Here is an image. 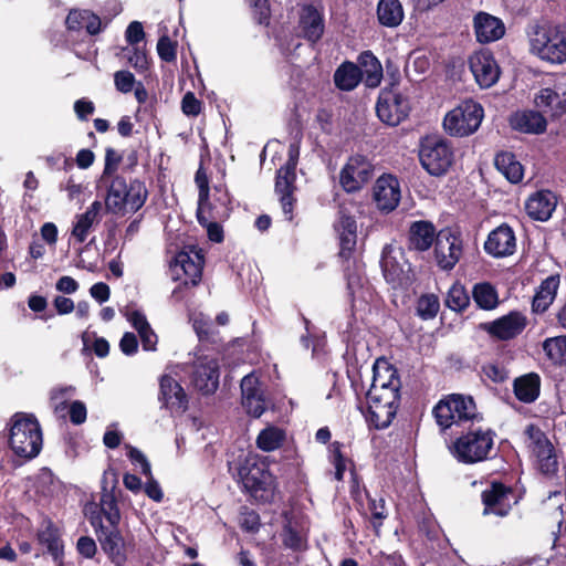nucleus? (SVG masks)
<instances>
[{"label": "nucleus", "mask_w": 566, "mask_h": 566, "mask_svg": "<svg viewBox=\"0 0 566 566\" xmlns=\"http://www.w3.org/2000/svg\"><path fill=\"white\" fill-rule=\"evenodd\" d=\"M525 33L532 55L551 64L566 63V24L533 21Z\"/></svg>", "instance_id": "1"}, {"label": "nucleus", "mask_w": 566, "mask_h": 566, "mask_svg": "<svg viewBox=\"0 0 566 566\" xmlns=\"http://www.w3.org/2000/svg\"><path fill=\"white\" fill-rule=\"evenodd\" d=\"M147 197L144 182L137 179L127 182L123 177L116 176L108 186L105 207L115 214L136 212L145 205Z\"/></svg>", "instance_id": "2"}, {"label": "nucleus", "mask_w": 566, "mask_h": 566, "mask_svg": "<svg viewBox=\"0 0 566 566\" xmlns=\"http://www.w3.org/2000/svg\"><path fill=\"white\" fill-rule=\"evenodd\" d=\"M9 443L19 457H36L42 449V432L38 420L31 415L17 413L12 418Z\"/></svg>", "instance_id": "3"}, {"label": "nucleus", "mask_w": 566, "mask_h": 566, "mask_svg": "<svg viewBox=\"0 0 566 566\" xmlns=\"http://www.w3.org/2000/svg\"><path fill=\"white\" fill-rule=\"evenodd\" d=\"M433 416L443 430L480 418L472 397L461 394H451L441 399L433 408Z\"/></svg>", "instance_id": "4"}, {"label": "nucleus", "mask_w": 566, "mask_h": 566, "mask_svg": "<svg viewBox=\"0 0 566 566\" xmlns=\"http://www.w3.org/2000/svg\"><path fill=\"white\" fill-rule=\"evenodd\" d=\"M494 444L491 430L476 429L460 436L450 447L451 454L462 463H476L488 459Z\"/></svg>", "instance_id": "5"}, {"label": "nucleus", "mask_w": 566, "mask_h": 566, "mask_svg": "<svg viewBox=\"0 0 566 566\" xmlns=\"http://www.w3.org/2000/svg\"><path fill=\"white\" fill-rule=\"evenodd\" d=\"M483 116V107L479 103L468 99L446 114L443 128L451 136H469L478 130Z\"/></svg>", "instance_id": "6"}, {"label": "nucleus", "mask_w": 566, "mask_h": 566, "mask_svg": "<svg viewBox=\"0 0 566 566\" xmlns=\"http://www.w3.org/2000/svg\"><path fill=\"white\" fill-rule=\"evenodd\" d=\"M525 437V444L536 469L544 475H554L558 469V460L549 439L533 424L526 427Z\"/></svg>", "instance_id": "7"}, {"label": "nucleus", "mask_w": 566, "mask_h": 566, "mask_svg": "<svg viewBox=\"0 0 566 566\" xmlns=\"http://www.w3.org/2000/svg\"><path fill=\"white\" fill-rule=\"evenodd\" d=\"M419 158L422 167L432 176L444 175L452 165L453 153L439 136H427L420 143Z\"/></svg>", "instance_id": "8"}, {"label": "nucleus", "mask_w": 566, "mask_h": 566, "mask_svg": "<svg viewBox=\"0 0 566 566\" xmlns=\"http://www.w3.org/2000/svg\"><path fill=\"white\" fill-rule=\"evenodd\" d=\"M91 523L95 527V532L103 552L115 566H124L128 559L129 553L134 549L135 544L126 541L117 527H105L102 525L99 517H91Z\"/></svg>", "instance_id": "9"}, {"label": "nucleus", "mask_w": 566, "mask_h": 566, "mask_svg": "<svg viewBox=\"0 0 566 566\" xmlns=\"http://www.w3.org/2000/svg\"><path fill=\"white\" fill-rule=\"evenodd\" d=\"M367 403L365 418L368 426L381 430L392 422L398 409L399 396L391 395V391L385 394L367 392Z\"/></svg>", "instance_id": "10"}, {"label": "nucleus", "mask_w": 566, "mask_h": 566, "mask_svg": "<svg viewBox=\"0 0 566 566\" xmlns=\"http://www.w3.org/2000/svg\"><path fill=\"white\" fill-rule=\"evenodd\" d=\"M238 476L243 486L251 493L259 491L271 492L274 488V478L265 469L263 463L258 462L256 455L248 454L240 462Z\"/></svg>", "instance_id": "11"}, {"label": "nucleus", "mask_w": 566, "mask_h": 566, "mask_svg": "<svg viewBox=\"0 0 566 566\" xmlns=\"http://www.w3.org/2000/svg\"><path fill=\"white\" fill-rule=\"evenodd\" d=\"M374 176V165L363 155L348 158L339 172V184L346 192L360 190Z\"/></svg>", "instance_id": "12"}, {"label": "nucleus", "mask_w": 566, "mask_h": 566, "mask_svg": "<svg viewBox=\"0 0 566 566\" xmlns=\"http://www.w3.org/2000/svg\"><path fill=\"white\" fill-rule=\"evenodd\" d=\"M379 119L390 126L400 124L410 112V104L406 96L395 90H382L376 105Z\"/></svg>", "instance_id": "13"}, {"label": "nucleus", "mask_w": 566, "mask_h": 566, "mask_svg": "<svg viewBox=\"0 0 566 566\" xmlns=\"http://www.w3.org/2000/svg\"><path fill=\"white\" fill-rule=\"evenodd\" d=\"M528 319L518 311H512L494 321L480 324V329L497 340H511L521 335Z\"/></svg>", "instance_id": "14"}, {"label": "nucleus", "mask_w": 566, "mask_h": 566, "mask_svg": "<svg viewBox=\"0 0 566 566\" xmlns=\"http://www.w3.org/2000/svg\"><path fill=\"white\" fill-rule=\"evenodd\" d=\"M203 258L198 251H181L170 262L171 277L185 285H196L202 274Z\"/></svg>", "instance_id": "15"}, {"label": "nucleus", "mask_w": 566, "mask_h": 566, "mask_svg": "<svg viewBox=\"0 0 566 566\" xmlns=\"http://www.w3.org/2000/svg\"><path fill=\"white\" fill-rule=\"evenodd\" d=\"M469 66L475 82L482 88L493 86L500 78V66L488 49L474 52L469 59Z\"/></svg>", "instance_id": "16"}, {"label": "nucleus", "mask_w": 566, "mask_h": 566, "mask_svg": "<svg viewBox=\"0 0 566 566\" xmlns=\"http://www.w3.org/2000/svg\"><path fill=\"white\" fill-rule=\"evenodd\" d=\"M462 240L449 230L438 232L434 242V260L444 271L452 270L462 255Z\"/></svg>", "instance_id": "17"}, {"label": "nucleus", "mask_w": 566, "mask_h": 566, "mask_svg": "<svg viewBox=\"0 0 566 566\" xmlns=\"http://www.w3.org/2000/svg\"><path fill=\"white\" fill-rule=\"evenodd\" d=\"M373 198L378 208L384 213L394 211L401 198L400 184L392 175L380 176L373 188Z\"/></svg>", "instance_id": "18"}, {"label": "nucleus", "mask_w": 566, "mask_h": 566, "mask_svg": "<svg viewBox=\"0 0 566 566\" xmlns=\"http://www.w3.org/2000/svg\"><path fill=\"white\" fill-rule=\"evenodd\" d=\"M534 105L544 116H562L566 112V88L562 85L541 88L534 96Z\"/></svg>", "instance_id": "19"}, {"label": "nucleus", "mask_w": 566, "mask_h": 566, "mask_svg": "<svg viewBox=\"0 0 566 566\" xmlns=\"http://www.w3.org/2000/svg\"><path fill=\"white\" fill-rule=\"evenodd\" d=\"M192 384L202 394H212L219 385V364L216 358L203 356L195 363Z\"/></svg>", "instance_id": "20"}, {"label": "nucleus", "mask_w": 566, "mask_h": 566, "mask_svg": "<svg viewBox=\"0 0 566 566\" xmlns=\"http://www.w3.org/2000/svg\"><path fill=\"white\" fill-rule=\"evenodd\" d=\"M513 491L500 482H493L482 492V502L484 504L483 514H494L505 516L511 510V499Z\"/></svg>", "instance_id": "21"}, {"label": "nucleus", "mask_w": 566, "mask_h": 566, "mask_svg": "<svg viewBox=\"0 0 566 566\" xmlns=\"http://www.w3.org/2000/svg\"><path fill=\"white\" fill-rule=\"evenodd\" d=\"M473 30L476 41L482 44L499 41L506 31L502 19L484 11H480L473 17Z\"/></svg>", "instance_id": "22"}, {"label": "nucleus", "mask_w": 566, "mask_h": 566, "mask_svg": "<svg viewBox=\"0 0 566 566\" xmlns=\"http://www.w3.org/2000/svg\"><path fill=\"white\" fill-rule=\"evenodd\" d=\"M401 381L397 369L386 360H377L373 367V382L368 392L385 394L391 391L399 396Z\"/></svg>", "instance_id": "23"}, {"label": "nucleus", "mask_w": 566, "mask_h": 566, "mask_svg": "<svg viewBox=\"0 0 566 566\" xmlns=\"http://www.w3.org/2000/svg\"><path fill=\"white\" fill-rule=\"evenodd\" d=\"M219 201L222 205L221 210L212 212L210 206L198 207L197 218L201 226L207 229L208 237L211 241L221 242L223 240L222 227L216 220H222L229 217L230 199L227 193H223Z\"/></svg>", "instance_id": "24"}, {"label": "nucleus", "mask_w": 566, "mask_h": 566, "mask_svg": "<svg viewBox=\"0 0 566 566\" xmlns=\"http://www.w3.org/2000/svg\"><path fill=\"white\" fill-rule=\"evenodd\" d=\"M484 249L495 258L512 255L516 249V238L513 229L503 223L490 232Z\"/></svg>", "instance_id": "25"}, {"label": "nucleus", "mask_w": 566, "mask_h": 566, "mask_svg": "<svg viewBox=\"0 0 566 566\" xmlns=\"http://www.w3.org/2000/svg\"><path fill=\"white\" fill-rule=\"evenodd\" d=\"M295 168L283 166L277 170L275 191L280 196L283 213L287 220L293 219V207L295 202Z\"/></svg>", "instance_id": "26"}, {"label": "nucleus", "mask_w": 566, "mask_h": 566, "mask_svg": "<svg viewBox=\"0 0 566 566\" xmlns=\"http://www.w3.org/2000/svg\"><path fill=\"white\" fill-rule=\"evenodd\" d=\"M403 253L401 249L395 248L390 244L384 247L380 259V266L385 280L392 284L398 285L401 283L405 275Z\"/></svg>", "instance_id": "27"}, {"label": "nucleus", "mask_w": 566, "mask_h": 566, "mask_svg": "<svg viewBox=\"0 0 566 566\" xmlns=\"http://www.w3.org/2000/svg\"><path fill=\"white\" fill-rule=\"evenodd\" d=\"M556 206V196L552 191L541 190L530 196L525 203V209L532 219L546 221L552 217Z\"/></svg>", "instance_id": "28"}, {"label": "nucleus", "mask_w": 566, "mask_h": 566, "mask_svg": "<svg viewBox=\"0 0 566 566\" xmlns=\"http://www.w3.org/2000/svg\"><path fill=\"white\" fill-rule=\"evenodd\" d=\"M510 125L514 130L538 135L546 130L547 120L538 109H524L514 113L510 117Z\"/></svg>", "instance_id": "29"}, {"label": "nucleus", "mask_w": 566, "mask_h": 566, "mask_svg": "<svg viewBox=\"0 0 566 566\" xmlns=\"http://www.w3.org/2000/svg\"><path fill=\"white\" fill-rule=\"evenodd\" d=\"M436 227L426 220L415 221L409 227L408 245L416 251H427L437 240Z\"/></svg>", "instance_id": "30"}, {"label": "nucleus", "mask_w": 566, "mask_h": 566, "mask_svg": "<svg viewBox=\"0 0 566 566\" xmlns=\"http://www.w3.org/2000/svg\"><path fill=\"white\" fill-rule=\"evenodd\" d=\"M160 399L172 411L184 412L188 400L182 387L172 377L165 375L160 379Z\"/></svg>", "instance_id": "31"}, {"label": "nucleus", "mask_w": 566, "mask_h": 566, "mask_svg": "<svg viewBox=\"0 0 566 566\" xmlns=\"http://www.w3.org/2000/svg\"><path fill=\"white\" fill-rule=\"evenodd\" d=\"M559 287V276L551 275L546 277L538 286L533 301L532 311L536 314H542L548 310L553 304L557 290Z\"/></svg>", "instance_id": "32"}, {"label": "nucleus", "mask_w": 566, "mask_h": 566, "mask_svg": "<svg viewBox=\"0 0 566 566\" xmlns=\"http://www.w3.org/2000/svg\"><path fill=\"white\" fill-rule=\"evenodd\" d=\"M102 208V202L95 200L91 203L84 213L76 217V221L72 230V235L76 239L77 242L83 243L87 239V235L93 226L98 223Z\"/></svg>", "instance_id": "33"}, {"label": "nucleus", "mask_w": 566, "mask_h": 566, "mask_svg": "<svg viewBox=\"0 0 566 566\" xmlns=\"http://www.w3.org/2000/svg\"><path fill=\"white\" fill-rule=\"evenodd\" d=\"M66 27L69 30L85 29L91 35L101 31V19L88 10H72L66 18Z\"/></svg>", "instance_id": "34"}, {"label": "nucleus", "mask_w": 566, "mask_h": 566, "mask_svg": "<svg viewBox=\"0 0 566 566\" xmlns=\"http://www.w3.org/2000/svg\"><path fill=\"white\" fill-rule=\"evenodd\" d=\"M494 165L496 169L511 182L518 184L524 177V168L510 151H501L495 156Z\"/></svg>", "instance_id": "35"}, {"label": "nucleus", "mask_w": 566, "mask_h": 566, "mask_svg": "<svg viewBox=\"0 0 566 566\" xmlns=\"http://www.w3.org/2000/svg\"><path fill=\"white\" fill-rule=\"evenodd\" d=\"M128 322L138 332L145 350H156L158 337L147 322L146 316L139 311H130L126 314Z\"/></svg>", "instance_id": "36"}, {"label": "nucleus", "mask_w": 566, "mask_h": 566, "mask_svg": "<svg viewBox=\"0 0 566 566\" xmlns=\"http://www.w3.org/2000/svg\"><path fill=\"white\" fill-rule=\"evenodd\" d=\"M358 62L366 86L377 87L382 78V66L379 60L370 51H365L359 55Z\"/></svg>", "instance_id": "37"}, {"label": "nucleus", "mask_w": 566, "mask_h": 566, "mask_svg": "<svg viewBox=\"0 0 566 566\" xmlns=\"http://www.w3.org/2000/svg\"><path fill=\"white\" fill-rule=\"evenodd\" d=\"M300 24L304 36L311 42L319 40L324 32L323 18L313 7L303 10Z\"/></svg>", "instance_id": "38"}, {"label": "nucleus", "mask_w": 566, "mask_h": 566, "mask_svg": "<svg viewBox=\"0 0 566 566\" xmlns=\"http://www.w3.org/2000/svg\"><path fill=\"white\" fill-rule=\"evenodd\" d=\"M363 80V72L352 62L343 63L334 73L335 85L342 91L354 90Z\"/></svg>", "instance_id": "39"}, {"label": "nucleus", "mask_w": 566, "mask_h": 566, "mask_svg": "<svg viewBox=\"0 0 566 566\" xmlns=\"http://www.w3.org/2000/svg\"><path fill=\"white\" fill-rule=\"evenodd\" d=\"M380 24L388 28L398 27L403 20V9L399 0H380L377 7Z\"/></svg>", "instance_id": "40"}, {"label": "nucleus", "mask_w": 566, "mask_h": 566, "mask_svg": "<svg viewBox=\"0 0 566 566\" xmlns=\"http://www.w3.org/2000/svg\"><path fill=\"white\" fill-rule=\"evenodd\" d=\"M472 298L476 306L484 311H493L500 304L497 290L489 282L474 284Z\"/></svg>", "instance_id": "41"}, {"label": "nucleus", "mask_w": 566, "mask_h": 566, "mask_svg": "<svg viewBox=\"0 0 566 566\" xmlns=\"http://www.w3.org/2000/svg\"><path fill=\"white\" fill-rule=\"evenodd\" d=\"M514 392L518 400L523 402L534 401L539 394V378L530 374L517 378L514 381Z\"/></svg>", "instance_id": "42"}, {"label": "nucleus", "mask_w": 566, "mask_h": 566, "mask_svg": "<svg viewBox=\"0 0 566 566\" xmlns=\"http://www.w3.org/2000/svg\"><path fill=\"white\" fill-rule=\"evenodd\" d=\"M284 440V430L274 426H269L259 433L256 438V446L264 452H271L279 449L283 444Z\"/></svg>", "instance_id": "43"}, {"label": "nucleus", "mask_w": 566, "mask_h": 566, "mask_svg": "<svg viewBox=\"0 0 566 566\" xmlns=\"http://www.w3.org/2000/svg\"><path fill=\"white\" fill-rule=\"evenodd\" d=\"M340 255L347 256L356 244V221L352 217H343L340 222Z\"/></svg>", "instance_id": "44"}, {"label": "nucleus", "mask_w": 566, "mask_h": 566, "mask_svg": "<svg viewBox=\"0 0 566 566\" xmlns=\"http://www.w3.org/2000/svg\"><path fill=\"white\" fill-rule=\"evenodd\" d=\"M543 350L554 364H566V336L545 339Z\"/></svg>", "instance_id": "45"}, {"label": "nucleus", "mask_w": 566, "mask_h": 566, "mask_svg": "<svg viewBox=\"0 0 566 566\" xmlns=\"http://www.w3.org/2000/svg\"><path fill=\"white\" fill-rule=\"evenodd\" d=\"M446 305L455 312H462L470 304V296L463 285L454 283L448 291Z\"/></svg>", "instance_id": "46"}, {"label": "nucleus", "mask_w": 566, "mask_h": 566, "mask_svg": "<svg viewBox=\"0 0 566 566\" xmlns=\"http://www.w3.org/2000/svg\"><path fill=\"white\" fill-rule=\"evenodd\" d=\"M440 308L439 298L434 294L422 295L417 303V314L422 319L433 318Z\"/></svg>", "instance_id": "47"}, {"label": "nucleus", "mask_w": 566, "mask_h": 566, "mask_svg": "<svg viewBox=\"0 0 566 566\" xmlns=\"http://www.w3.org/2000/svg\"><path fill=\"white\" fill-rule=\"evenodd\" d=\"M101 512L109 522L112 527H117L120 521V513L113 494L105 493L101 497Z\"/></svg>", "instance_id": "48"}, {"label": "nucleus", "mask_w": 566, "mask_h": 566, "mask_svg": "<svg viewBox=\"0 0 566 566\" xmlns=\"http://www.w3.org/2000/svg\"><path fill=\"white\" fill-rule=\"evenodd\" d=\"M283 543L286 547L292 549H302L305 545V535L304 533L294 526L291 522H289L282 533Z\"/></svg>", "instance_id": "49"}, {"label": "nucleus", "mask_w": 566, "mask_h": 566, "mask_svg": "<svg viewBox=\"0 0 566 566\" xmlns=\"http://www.w3.org/2000/svg\"><path fill=\"white\" fill-rule=\"evenodd\" d=\"M242 406L250 416L259 418L265 411L268 403L264 394L261 392L242 399Z\"/></svg>", "instance_id": "50"}, {"label": "nucleus", "mask_w": 566, "mask_h": 566, "mask_svg": "<svg viewBox=\"0 0 566 566\" xmlns=\"http://www.w3.org/2000/svg\"><path fill=\"white\" fill-rule=\"evenodd\" d=\"M38 536H39L40 543L46 545L49 552L52 555L57 556L60 548H61V544H60V538L57 536L56 530L53 528L51 525H48V526H45V528L40 531Z\"/></svg>", "instance_id": "51"}, {"label": "nucleus", "mask_w": 566, "mask_h": 566, "mask_svg": "<svg viewBox=\"0 0 566 566\" xmlns=\"http://www.w3.org/2000/svg\"><path fill=\"white\" fill-rule=\"evenodd\" d=\"M193 328L200 339H209L216 332L211 319L202 314L193 318Z\"/></svg>", "instance_id": "52"}, {"label": "nucleus", "mask_w": 566, "mask_h": 566, "mask_svg": "<svg viewBox=\"0 0 566 566\" xmlns=\"http://www.w3.org/2000/svg\"><path fill=\"white\" fill-rule=\"evenodd\" d=\"M114 84L117 91L127 94L133 91L136 80L134 74L129 71H117L114 74Z\"/></svg>", "instance_id": "53"}, {"label": "nucleus", "mask_w": 566, "mask_h": 566, "mask_svg": "<svg viewBox=\"0 0 566 566\" xmlns=\"http://www.w3.org/2000/svg\"><path fill=\"white\" fill-rule=\"evenodd\" d=\"M157 52L163 61L172 62L177 57L176 43L172 42L167 35H164L157 43Z\"/></svg>", "instance_id": "54"}, {"label": "nucleus", "mask_w": 566, "mask_h": 566, "mask_svg": "<svg viewBox=\"0 0 566 566\" xmlns=\"http://www.w3.org/2000/svg\"><path fill=\"white\" fill-rule=\"evenodd\" d=\"M331 462L334 465V476L337 481L343 480L344 472L346 470V462L344 457L340 453L339 444L337 442L333 443L331 451Z\"/></svg>", "instance_id": "55"}, {"label": "nucleus", "mask_w": 566, "mask_h": 566, "mask_svg": "<svg viewBox=\"0 0 566 566\" xmlns=\"http://www.w3.org/2000/svg\"><path fill=\"white\" fill-rule=\"evenodd\" d=\"M368 507L373 516V525L376 530H378L382 520L387 517L385 501L382 499H370Z\"/></svg>", "instance_id": "56"}, {"label": "nucleus", "mask_w": 566, "mask_h": 566, "mask_svg": "<svg viewBox=\"0 0 566 566\" xmlns=\"http://www.w3.org/2000/svg\"><path fill=\"white\" fill-rule=\"evenodd\" d=\"M347 287L354 300H366V294L369 293L367 289H364V279L359 274L347 276Z\"/></svg>", "instance_id": "57"}, {"label": "nucleus", "mask_w": 566, "mask_h": 566, "mask_svg": "<svg viewBox=\"0 0 566 566\" xmlns=\"http://www.w3.org/2000/svg\"><path fill=\"white\" fill-rule=\"evenodd\" d=\"M241 392L242 399L263 392L260 387L259 378L253 374L244 376L241 380Z\"/></svg>", "instance_id": "58"}, {"label": "nucleus", "mask_w": 566, "mask_h": 566, "mask_svg": "<svg viewBox=\"0 0 566 566\" xmlns=\"http://www.w3.org/2000/svg\"><path fill=\"white\" fill-rule=\"evenodd\" d=\"M71 391H73L72 387H59L51 390L50 399L53 403L54 412L56 415H62V412L65 410V401H63L62 398Z\"/></svg>", "instance_id": "59"}, {"label": "nucleus", "mask_w": 566, "mask_h": 566, "mask_svg": "<svg viewBox=\"0 0 566 566\" xmlns=\"http://www.w3.org/2000/svg\"><path fill=\"white\" fill-rule=\"evenodd\" d=\"M253 9V17L260 24L266 23L270 18L268 0H249Z\"/></svg>", "instance_id": "60"}, {"label": "nucleus", "mask_w": 566, "mask_h": 566, "mask_svg": "<svg viewBox=\"0 0 566 566\" xmlns=\"http://www.w3.org/2000/svg\"><path fill=\"white\" fill-rule=\"evenodd\" d=\"M122 160V156L113 148H107L105 153V167L102 179L104 180L108 175H112Z\"/></svg>", "instance_id": "61"}, {"label": "nucleus", "mask_w": 566, "mask_h": 566, "mask_svg": "<svg viewBox=\"0 0 566 566\" xmlns=\"http://www.w3.org/2000/svg\"><path fill=\"white\" fill-rule=\"evenodd\" d=\"M70 420L74 424H82L86 420L87 410L84 402L75 400L70 405Z\"/></svg>", "instance_id": "62"}, {"label": "nucleus", "mask_w": 566, "mask_h": 566, "mask_svg": "<svg viewBox=\"0 0 566 566\" xmlns=\"http://www.w3.org/2000/svg\"><path fill=\"white\" fill-rule=\"evenodd\" d=\"M181 109L188 116H197L201 111V104L191 92H188L182 98Z\"/></svg>", "instance_id": "63"}, {"label": "nucleus", "mask_w": 566, "mask_h": 566, "mask_svg": "<svg viewBox=\"0 0 566 566\" xmlns=\"http://www.w3.org/2000/svg\"><path fill=\"white\" fill-rule=\"evenodd\" d=\"M145 36L144 29L140 22L133 21L126 29L125 38L129 44H136L140 42Z\"/></svg>", "instance_id": "64"}]
</instances>
